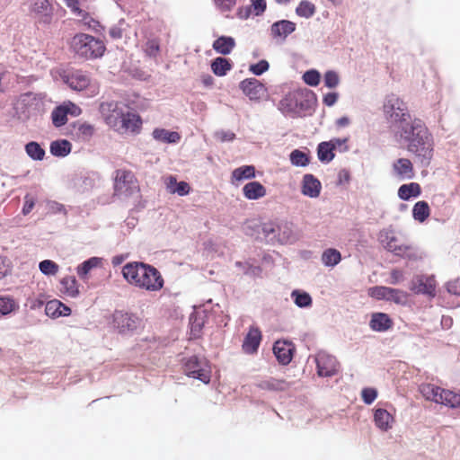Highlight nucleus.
Returning a JSON list of instances; mask_svg holds the SVG:
<instances>
[{
  "mask_svg": "<svg viewBox=\"0 0 460 460\" xmlns=\"http://www.w3.org/2000/svg\"><path fill=\"white\" fill-rule=\"evenodd\" d=\"M256 177L255 167L252 164H245L235 168L232 172V180L242 181L244 180H252Z\"/></svg>",
  "mask_w": 460,
  "mask_h": 460,
  "instance_id": "40",
  "label": "nucleus"
},
{
  "mask_svg": "<svg viewBox=\"0 0 460 460\" xmlns=\"http://www.w3.org/2000/svg\"><path fill=\"white\" fill-rule=\"evenodd\" d=\"M392 318L385 313L376 312L371 314L369 327L376 332H385L393 327Z\"/></svg>",
  "mask_w": 460,
  "mask_h": 460,
  "instance_id": "23",
  "label": "nucleus"
},
{
  "mask_svg": "<svg viewBox=\"0 0 460 460\" xmlns=\"http://www.w3.org/2000/svg\"><path fill=\"white\" fill-rule=\"evenodd\" d=\"M316 153L318 160L324 164L331 163L335 157L333 147L327 141H323L318 144Z\"/></svg>",
  "mask_w": 460,
  "mask_h": 460,
  "instance_id": "38",
  "label": "nucleus"
},
{
  "mask_svg": "<svg viewBox=\"0 0 460 460\" xmlns=\"http://www.w3.org/2000/svg\"><path fill=\"white\" fill-rule=\"evenodd\" d=\"M321 73L315 68L306 70L302 75L304 83L311 87L318 86L321 82Z\"/></svg>",
  "mask_w": 460,
  "mask_h": 460,
  "instance_id": "50",
  "label": "nucleus"
},
{
  "mask_svg": "<svg viewBox=\"0 0 460 460\" xmlns=\"http://www.w3.org/2000/svg\"><path fill=\"white\" fill-rule=\"evenodd\" d=\"M233 66V61L225 57H217L211 60L210 64L211 71L218 77L226 75Z\"/></svg>",
  "mask_w": 460,
  "mask_h": 460,
  "instance_id": "30",
  "label": "nucleus"
},
{
  "mask_svg": "<svg viewBox=\"0 0 460 460\" xmlns=\"http://www.w3.org/2000/svg\"><path fill=\"white\" fill-rule=\"evenodd\" d=\"M445 287L450 295L460 297V278L447 281Z\"/></svg>",
  "mask_w": 460,
  "mask_h": 460,
  "instance_id": "64",
  "label": "nucleus"
},
{
  "mask_svg": "<svg viewBox=\"0 0 460 460\" xmlns=\"http://www.w3.org/2000/svg\"><path fill=\"white\" fill-rule=\"evenodd\" d=\"M289 161L293 166L305 167L311 162L310 151H303L301 149L296 148L290 152Z\"/></svg>",
  "mask_w": 460,
  "mask_h": 460,
  "instance_id": "36",
  "label": "nucleus"
},
{
  "mask_svg": "<svg viewBox=\"0 0 460 460\" xmlns=\"http://www.w3.org/2000/svg\"><path fill=\"white\" fill-rule=\"evenodd\" d=\"M270 69V63L266 59H261L249 66V71L255 76H261Z\"/></svg>",
  "mask_w": 460,
  "mask_h": 460,
  "instance_id": "57",
  "label": "nucleus"
},
{
  "mask_svg": "<svg viewBox=\"0 0 460 460\" xmlns=\"http://www.w3.org/2000/svg\"><path fill=\"white\" fill-rule=\"evenodd\" d=\"M164 280L161 272L153 265L146 263L137 288L150 292L161 290Z\"/></svg>",
  "mask_w": 460,
  "mask_h": 460,
  "instance_id": "9",
  "label": "nucleus"
},
{
  "mask_svg": "<svg viewBox=\"0 0 460 460\" xmlns=\"http://www.w3.org/2000/svg\"><path fill=\"white\" fill-rule=\"evenodd\" d=\"M407 297L408 294L407 292L399 289V288H389V292L387 296V302H393L396 305H404L407 304Z\"/></svg>",
  "mask_w": 460,
  "mask_h": 460,
  "instance_id": "49",
  "label": "nucleus"
},
{
  "mask_svg": "<svg viewBox=\"0 0 460 460\" xmlns=\"http://www.w3.org/2000/svg\"><path fill=\"white\" fill-rule=\"evenodd\" d=\"M378 392L374 387H364L361 390V398L365 404H372L377 398Z\"/></svg>",
  "mask_w": 460,
  "mask_h": 460,
  "instance_id": "61",
  "label": "nucleus"
},
{
  "mask_svg": "<svg viewBox=\"0 0 460 460\" xmlns=\"http://www.w3.org/2000/svg\"><path fill=\"white\" fill-rule=\"evenodd\" d=\"M26 155L33 161H42L45 156V149L37 141H30L24 146Z\"/></svg>",
  "mask_w": 460,
  "mask_h": 460,
  "instance_id": "44",
  "label": "nucleus"
},
{
  "mask_svg": "<svg viewBox=\"0 0 460 460\" xmlns=\"http://www.w3.org/2000/svg\"><path fill=\"white\" fill-rule=\"evenodd\" d=\"M71 49L75 55L87 60L102 58L106 50L102 40L86 33H76L72 39Z\"/></svg>",
  "mask_w": 460,
  "mask_h": 460,
  "instance_id": "4",
  "label": "nucleus"
},
{
  "mask_svg": "<svg viewBox=\"0 0 460 460\" xmlns=\"http://www.w3.org/2000/svg\"><path fill=\"white\" fill-rule=\"evenodd\" d=\"M243 194L249 200H257L266 195V188L260 181H252L243 187Z\"/></svg>",
  "mask_w": 460,
  "mask_h": 460,
  "instance_id": "28",
  "label": "nucleus"
},
{
  "mask_svg": "<svg viewBox=\"0 0 460 460\" xmlns=\"http://www.w3.org/2000/svg\"><path fill=\"white\" fill-rule=\"evenodd\" d=\"M155 140L164 144H177L181 140V135L177 131L164 128H155L152 132Z\"/></svg>",
  "mask_w": 460,
  "mask_h": 460,
  "instance_id": "29",
  "label": "nucleus"
},
{
  "mask_svg": "<svg viewBox=\"0 0 460 460\" xmlns=\"http://www.w3.org/2000/svg\"><path fill=\"white\" fill-rule=\"evenodd\" d=\"M235 46L236 42L234 38L227 35L219 36L212 43L213 49L222 56L231 54Z\"/></svg>",
  "mask_w": 460,
  "mask_h": 460,
  "instance_id": "27",
  "label": "nucleus"
},
{
  "mask_svg": "<svg viewBox=\"0 0 460 460\" xmlns=\"http://www.w3.org/2000/svg\"><path fill=\"white\" fill-rule=\"evenodd\" d=\"M318 104L316 93L308 88H297L289 91L279 101V110L285 116L292 119L312 116Z\"/></svg>",
  "mask_w": 460,
  "mask_h": 460,
  "instance_id": "2",
  "label": "nucleus"
},
{
  "mask_svg": "<svg viewBox=\"0 0 460 460\" xmlns=\"http://www.w3.org/2000/svg\"><path fill=\"white\" fill-rule=\"evenodd\" d=\"M183 373L190 378L208 385L211 381V367L205 357L191 355L181 360Z\"/></svg>",
  "mask_w": 460,
  "mask_h": 460,
  "instance_id": "5",
  "label": "nucleus"
},
{
  "mask_svg": "<svg viewBox=\"0 0 460 460\" xmlns=\"http://www.w3.org/2000/svg\"><path fill=\"white\" fill-rule=\"evenodd\" d=\"M323 84L329 89L337 87L340 84L339 74L335 70H327L323 75Z\"/></svg>",
  "mask_w": 460,
  "mask_h": 460,
  "instance_id": "58",
  "label": "nucleus"
},
{
  "mask_svg": "<svg viewBox=\"0 0 460 460\" xmlns=\"http://www.w3.org/2000/svg\"><path fill=\"white\" fill-rule=\"evenodd\" d=\"M32 11L45 17L46 22H50L53 15V8L49 0H34Z\"/></svg>",
  "mask_w": 460,
  "mask_h": 460,
  "instance_id": "45",
  "label": "nucleus"
},
{
  "mask_svg": "<svg viewBox=\"0 0 460 460\" xmlns=\"http://www.w3.org/2000/svg\"><path fill=\"white\" fill-rule=\"evenodd\" d=\"M216 8L221 13L230 12L235 6L237 0H212Z\"/></svg>",
  "mask_w": 460,
  "mask_h": 460,
  "instance_id": "63",
  "label": "nucleus"
},
{
  "mask_svg": "<svg viewBox=\"0 0 460 460\" xmlns=\"http://www.w3.org/2000/svg\"><path fill=\"white\" fill-rule=\"evenodd\" d=\"M235 266L237 268L242 269L243 270V273L250 277L259 278L261 276L262 273V269L261 266H254L249 263L248 261H236Z\"/></svg>",
  "mask_w": 460,
  "mask_h": 460,
  "instance_id": "52",
  "label": "nucleus"
},
{
  "mask_svg": "<svg viewBox=\"0 0 460 460\" xmlns=\"http://www.w3.org/2000/svg\"><path fill=\"white\" fill-rule=\"evenodd\" d=\"M18 308L19 305L12 296H0V315H8Z\"/></svg>",
  "mask_w": 460,
  "mask_h": 460,
  "instance_id": "47",
  "label": "nucleus"
},
{
  "mask_svg": "<svg viewBox=\"0 0 460 460\" xmlns=\"http://www.w3.org/2000/svg\"><path fill=\"white\" fill-rule=\"evenodd\" d=\"M393 170L400 180L414 178L413 164L408 158H399L393 164Z\"/></svg>",
  "mask_w": 460,
  "mask_h": 460,
  "instance_id": "24",
  "label": "nucleus"
},
{
  "mask_svg": "<svg viewBox=\"0 0 460 460\" xmlns=\"http://www.w3.org/2000/svg\"><path fill=\"white\" fill-rule=\"evenodd\" d=\"M142 325L136 314L116 310L112 314V326L122 336L131 337Z\"/></svg>",
  "mask_w": 460,
  "mask_h": 460,
  "instance_id": "6",
  "label": "nucleus"
},
{
  "mask_svg": "<svg viewBox=\"0 0 460 460\" xmlns=\"http://www.w3.org/2000/svg\"><path fill=\"white\" fill-rule=\"evenodd\" d=\"M66 116L78 117L82 114V109L72 101H65L59 104Z\"/></svg>",
  "mask_w": 460,
  "mask_h": 460,
  "instance_id": "59",
  "label": "nucleus"
},
{
  "mask_svg": "<svg viewBox=\"0 0 460 460\" xmlns=\"http://www.w3.org/2000/svg\"><path fill=\"white\" fill-rule=\"evenodd\" d=\"M411 212L415 221L423 223L430 216V208L426 200H420L413 205Z\"/></svg>",
  "mask_w": 460,
  "mask_h": 460,
  "instance_id": "39",
  "label": "nucleus"
},
{
  "mask_svg": "<svg viewBox=\"0 0 460 460\" xmlns=\"http://www.w3.org/2000/svg\"><path fill=\"white\" fill-rule=\"evenodd\" d=\"M205 312L194 309L189 316L190 339L198 340L202 336L205 325Z\"/></svg>",
  "mask_w": 460,
  "mask_h": 460,
  "instance_id": "20",
  "label": "nucleus"
},
{
  "mask_svg": "<svg viewBox=\"0 0 460 460\" xmlns=\"http://www.w3.org/2000/svg\"><path fill=\"white\" fill-rule=\"evenodd\" d=\"M421 194L420 185L417 182L402 184L399 187L397 195L401 200L407 201L411 199H416Z\"/></svg>",
  "mask_w": 460,
  "mask_h": 460,
  "instance_id": "34",
  "label": "nucleus"
},
{
  "mask_svg": "<svg viewBox=\"0 0 460 460\" xmlns=\"http://www.w3.org/2000/svg\"><path fill=\"white\" fill-rule=\"evenodd\" d=\"M296 30V23L287 19L274 22L269 29L270 38L277 43H284Z\"/></svg>",
  "mask_w": 460,
  "mask_h": 460,
  "instance_id": "12",
  "label": "nucleus"
},
{
  "mask_svg": "<svg viewBox=\"0 0 460 460\" xmlns=\"http://www.w3.org/2000/svg\"><path fill=\"white\" fill-rule=\"evenodd\" d=\"M257 387L261 390L272 391V392H283L290 387V384L285 379H278L270 377L260 381L257 384Z\"/></svg>",
  "mask_w": 460,
  "mask_h": 460,
  "instance_id": "31",
  "label": "nucleus"
},
{
  "mask_svg": "<svg viewBox=\"0 0 460 460\" xmlns=\"http://www.w3.org/2000/svg\"><path fill=\"white\" fill-rule=\"evenodd\" d=\"M273 354L281 366H288L293 359L296 346L288 340H277L272 347Z\"/></svg>",
  "mask_w": 460,
  "mask_h": 460,
  "instance_id": "13",
  "label": "nucleus"
},
{
  "mask_svg": "<svg viewBox=\"0 0 460 460\" xmlns=\"http://www.w3.org/2000/svg\"><path fill=\"white\" fill-rule=\"evenodd\" d=\"M45 93L26 92L21 93L13 106L14 117L22 123L36 121L46 112Z\"/></svg>",
  "mask_w": 460,
  "mask_h": 460,
  "instance_id": "3",
  "label": "nucleus"
},
{
  "mask_svg": "<svg viewBox=\"0 0 460 460\" xmlns=\"http://www.w3.org/2000/svg\"><path fill=\"white\" fill-rule=\"evenodd\" d=\"M59 266L52 260H43L39 263L40 271L45 276H55L58 271Z\"/></svg>",
  "mask_w": 460,
  "mask_h": 460,
  "instance_id": "53",
  "label": "nucleus"
},
{
  "mask_svg": "<svg viewBox=\"0 0 460 460\" xmlns=\"http://www.w3.org/2000/svg\"><path fill=\"white\" fill-rule=\"evenodd\" d=\"M51 121L52 125L57 128H61L67 123L66 113L62 110L59 104L57 105L51 112Z\"/></svg>",
  "mask_w": 460,
  "mask_h": 460,
  "instance_id": "51",
  "label": "nucleus"
},
{
  "mask_svg": "<svg viewBox=\"0 0 460 460\" xmlns=\"http://www.w3.org/2000/svg\"><path fill=\"white\" fill-rule=\"evenodd\" d=\"M146 262L129 261L127 262L121 270L124 279L130 285L137 288L141 279V271H143Z\"/></svg>",
  "mask_w": 460,
  "mask_h": 460,
  "instance_id": "18",
  "label": "nucleus"
},
{
  "mask_svg": "<svg viewBox=\"0 0 460 460\" xmlns=\"http://www.w3.org/2000/svg\"><path fill=\"white\" fill-rule=\"evenodd\" d=\"M70 128H77L78 133L84 138H90L94 133V127L87 122L74 121L69 124Z\"/></svg>",
  "mask_w": 460,
  "mask_h": 460,
  "instance_id": "54",
  "label": "nucleus"
},
{
  "mask_svg": "<svg viewBox=\"0 0 460 460\" xmlns=\"http://www.w3.org/2000/svg\"><path fill=\"white\" fill-rule=\"evenodd\" d=\"M277 243L292 244L298 240V234L295 225L288 220H279L276 222Z\"/></svg>",
  "mask_w": 460,
  "mask_h": 460,
  "instance_id": "15",
  "label": "nucleus"
},
{
  "mask_svg": "<svg viewBox=\"0 0 460 460\" xmlns=\"http://www.w3.org/2000/svg\"><path fill=\"white\" fill-rule=\"evenodd\" d=\"M398 142L413 155L422 166H429L434 155L433 136L420 119L403 120L395 131Z\"/></svg>",
  "mask_w": 460,
  "mask_h": 460,
  "instance_id": "1",
  "label": "nucleus"
},
{
  "mask_svg": "<svg viewBox=\"0 0 460 460\" xmlns=\"http://www.w3.org/2000/svg\"><path fill=\"white\" fill-rule=\"evenodd\" d=\"M373 420L377 429L381 431H388L392 429L394 418L384 408H375Z\"/></svg>",
  "mask_w": 460,
  "mask_h": 460,
  "instance_id": "26",
  "label": "nucleus"
},
{
  "mask_svg": "<svg viewBox=\"0 0 460 460\" xmlns=\"http://www.w3.org/2000/svg\"><path fill=\"white\" fill-rule=\"evenodd\" d=\"M239 89L250 101H260L267 93V88L255 77L245 78L239 83Z\"/></svg>",
  "mask_w": 460,
  "mask_h": 460,
  "instance_id": "14",
  "label": "nucleus"
},
{
  "mask_svg": "<svg viewBox=\"0 0 460 460\" xmlns=\"http://www.w3.org/2000/svg\"><path fill=\"white\" fill-rule=\"evenodd\" d=\"M119 116V122L123 128L129 130L134 134H138L142 128V119L140 115L128 111L124 113L120 109L119 112H117Z\"/></svg>",
  "mask_w": 460,
  "mask_h": 460,
  "instance_id": "21",
  "label": "nucleus"
},
{
  "mask_svg": "<svg viewBox=\"0 0 460 460\" xmlns=\"http://www.w3.org/2000/svg\"><path fill=\"white\" fill-rule=\"evenodd\" d=\"M160 51V43L157 39H150L146 42L145 53L149 58H156Z\"/></svg>",
  "mask_w": 460,
  "mask_h": 460,
  "instance_id": "60",
  "label": "nucleus"
},
{
  "mask_svg": "<svg viewBox=\"0 0 460 460\" xmlns=\"http://www.w3.org/2000/svg\"><path fill=\"white\" fill-rule=\"evenodd\" d=\"M322 183L319 179L312 173L303 176L301 181V193L308 198L315 199L321 194Z\"/></svg>",
  "mask_w": 460,
  "mask_h": 460,
  "instance_id": "19",
  "label": "nucleus"
},
{
  "mask_svg": "<svg viewBox=\"0 0 460 460\" xmlns=\"http://www.w3.org/2000/svg\"><path fill=\"white\" fill-rule=\"evenodd\" d=\"M411 290L417 295L436 296V281L434 276L419 275L411 282Z\"/></svg>",
  "mask_w": 460,
  "mask_h": 460,
  "instance_id": "16",
  "label": "nucleus"
},
{
  "mask_svg": "<svg viewBox=\"0 0 460 460\" xmlns=\"http://www.w3.org/2000/svg\"><path fill=\"white\" fill-rule=\"evenodd\" d=\"M443 398L439 399L442 405L449 407L451 409L460 408V394L450 390H445L442 392Z\"/></svg>",
  "mask_w": 460,
  "mask_h": 460,
  "instance_id": "48",
  "label": "nucleus"
},
{
  "mask_svg": "<svg viewBox=\"0 0 460 460\" xmlns=\"http://www.w3.org/2000/svg\"><path fill=\"white\" fill-rule=\"evenodd\" d=\"M171 185L169 186L172 193H176L181 197L190 193V187L186 181H177L175 178L171 177Z\"/></svg>",
  "mask_w": 460,
  "mask_h": 460,
  "instance_id": "55",
  "label": "nucleus"
},
{
  "mask_svg": "<svg viewBox=\"0 0 460 460\" xmlns=\"http://www.w3.org/2000/svg\"><path fill=\"white\" fill-rule=\"evenodd\" d=\"M314 362L316 373L320 377H332L340 371V363L336 357L324 350L316 353Z\"/></svg>",
  "mask_w": 460,
  "mask_h": 460,
  "instance_id": "10",
  "label": "nucleus"
},
{
  "mask_svg": "<svg viewBox=\"0 0 460 460\" xmlns=\"http://www.w3.org/2000/svg\"><path fill=\"white\" fill-rule=\"evenodd\" d=\"M291 298L293 299L294 304L298 308H308L312 306L313 298L311 295L302 289H294L290 294Z\"/></svg>",
  "mask_w": 460,
  "mask_h": 460,
  "instance_id": "41",
  "label": "nucleus"
},
{
  "mask_svg": "<svg viewBox=\"0 0 460 460\" xmlns=\"http://www.w3.org/2000/svg\"><path fill=\"white\" fill-rule=\"evenodd\" d=\"M261 332L258 328H251L243 341V350L247 354L257 352L261 341Z\"/></svg>",
  "mask_w": 460,
  "mask_h": 460,
  "instance_id": "25",
  "label": "nucleus"
},
{
  "mask_svg": "<svg viewBox=\"0 0 460 460\" xmlns=\"http://www.w3.org/2000/svg\"><path fill=\"white\" fill-rule=\"evenodd\" d=\"M396 241L397 238L394 235L389 236L386 234L385 237L381 236V243L386 251L394 253L395 256L403 257L410 247L404 244H396Z\"/></svg>",
  "mask_w": 460,
  "mask_h": 460,
  "instance_id": "32",
  "label": "nucleus"
},
{
  "mask_svg": "<svg viewBox=\"0 0 460 460\" xmlns=\"http://www.w3.org/2000/svg\"><path fill=\"white\" fill-rule=\"evenodd\" d=\"M245 234L257 241L265 242L268 244H277L276 222L268 221L260 223L250 221L245 225Z\"/></svg>",
  "mask_w": 460,
  "mask_h": 460,
  "instance_id": "7",
  "label": "nucleus"
},
{
  "mask_svg": "<svg viewBox=\"0 0 460 460\" xmlns=\"http://www.w3.org/2000/svg\"><path fill=\"white\" fill-rule=\"evenodd\" d=\"M120 109H118L117 103L111 102H102L100 105V111L102 115L105 114L106 111H111V114L105 116V121L111 127L117 126L118 121H119V116L117 112H119Z\"/></svg>",
  "mask_w": 460,
  "mask_h": 460,
  "instance_id": "37",
  "label": "nucleus"
},
{
  "mask_svg": "<svg viewBox=\"0 0 460 460\" xmlns=\"http://www.w3.org/2000/svg\"><path fill=\"white\" fill-rule=\"evenodd\" d=\"M316 7L314 4L308 0H301L296 7L295 13L297 16L309 19L314 15Z\"/></svg>",
  "mask_w": 460,
  "mask_h": 460,
  "instance_id": "46",
  "label": "nucleus"
},
{
  "mask_svg": "<svg viewBox=\"0 0 460 460\" xmlns=\"http://www.w3.org/2000/svg\"><path fill=\"white\" fill-rule=\"evenodd\" d=\"M114 190L116 192L124 193L126 196L139 193L140 188L135 173L127 169L116 170Z\"/></svg>",
  "mask_w": 460,
  "mask_h": 460,
  "instance_id": "8",
  "label": "nucleus"
},
{
  "mask_svg": "<svg viewBox=\"0 0 460 460\" xmlns=\"http://www.w3.org/2000/svg\"><path fill=\"white\" fill-rule=\"evenodd\" d=\"M72 151V144L67 139H57L50 143L49 152L55 157L64 158Z\"/></svg>",
  "mask_w": 460,
  "mask_h": 460,
  "instance_id": "35",
  "label": "nucleus"
},
{
  "mask_svg": "<svg viewBox=\"0 0 460 460\" xmlns=\"http://www.w3.org/2000/svg\"><path fill=\"white\" fill-rule=\"evenodd\" d=\"M60 285L63 288V292L72 298L79 296L77 280L75 276H66L60 279Z\"/></svg>",
  "mask_w": 460,
  "mask_h": 460,
  "instance_id": "42",
  "label": "nucleus"
},
{
  "mask_svg": "<svg viewBox=\"0 0 460 460\" xmlns=\"http://www.w3.org/2000/svg\"><path fill=\"white\" fill-rule=\"evenodd\" d=\"M390 287L374 286L368 289V296L376 300L386 301Z\"/></svg>",
  "mask_w": 460,
  "mask_h": 460,
  "instance_id": "56",
  "label": "nucleus"
},
{
  "mask_svg": "<svg viewBox=\"0 0 460 460\" xmlns=\"http://www.w3.org/2000/svg\"><path fill=\"white\" fill-rule=\"evenodd\" d=\"M102 258L93 256L78 264L77 267L75 268V270L80 279H87L91 270L99 267L102 263Z\"/></svg>",
  "mask_w": 460,
  "mask_h": 460,
  "instance_id": "33",
  "label": "nucleus"
},
{
  "mask_svg": "<svg viewBox=\"0 0 460 460\" xmlns=\"http://www.w3.org/2000/svg\"><path fill=\"white\" fill-rule=\"evenodd\" d=\"M322 263L325 267L333 268L341 261V253L335 248L325 249L322 253Z\"/></svg>",
  "mask_w": 460,
  "mask_h": 460,
  "instance_id": "43",
  "label": "nucleus"
},
{
  "mask_svg": "<svg viewBox=\"0 0 460 460\" xmlns=\"http://www.w3.org/2000/svg\"><path fill=\"white\" fill-rule=\"evenodd\" d=\"M45 314L52 319H57L71 315L72 310L62 301L58 299H52L46 303Z\"/></svg>",
  "mask_w": 460,
  "mask_h": 460,
  "instance_id": "22",
  "label": "nucleus"
},
{
  "mask_svg": "<svg viewBox=\"0 0 460 460\" xmlns=\"http://www.w3.org/2000/svg\"><path fill=\"white\" fill-rule=\"evenodd\" d=\"M63 82L73 91L81 92L85 90L89 85L91 79L90 77L84 74L81 70H76L67 75H65L63 77Z\"/></svg>",
  "mask_w": 460,
  "mask_h": 460,
  "instance_id": "17",
  "label": "nucleus"
},
{
  "mask_svg": "<svg viewBox=\"0 0 460 460\" xmlns=\"http://www.w3.org/2000/svg\"><path fill=\"white\" fill-rule=\"evenodd\" d=\"M427 388H428L429 394V395H428V399L431 400L435 403L441 404L439 399L443 398L442 392H445L446 389L440 388V387L433 385H429L427 386Z\"/></svg>",
  "mask_w": 460,
  "mask_h": 460,
  "instance_id": "62",
  "label": "nucleus"
},
{
  "mask_svg": "<svg viewBox=\"0 0 460 460\" xmlns=\"http://www.w3.org/2000/svg\"><path fill=\"white\" fill-rule=\"evenodd\" d=\"M385 112L388 115L394 125L395 130L403 120L413 119L407 110L405 103L399 98L392 97L384 105Z\"/></svg>",
  "mask_w": 460,
  "mask_h": 460,
  "instance_id": "11",
  "label": "nucleus"
}]
</instances>
